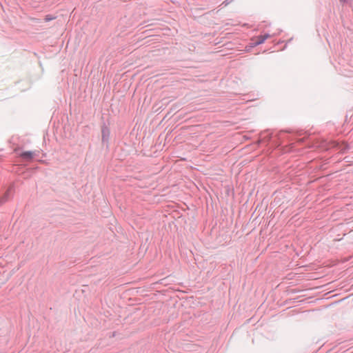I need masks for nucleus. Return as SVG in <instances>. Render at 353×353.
<instances>
[{"instance_id":"nucleus-1","label":"nucleus","mask_w":353,"mask_h":353,"mask_svg":"<svg viewBox=\"0 0 353 353\" xmlns=\"http://www.w3.org/2000/svg\"><path fill=\"white\" fill-rule=\"evenodd\" d=\"M269 34H265V35H261V36H259L257 37L256 39H255V41H254V44L256 45H259V44H261L263 43L268 38H269Z\"/></svg>"},{"instance_id":"nucleus-2","label":"nucleus","mask_w":353,"mask_h":353,"mask_svg":"<svg viewBox=\"0 0 353 353\" xmlns=\"http://www.w3.org/2000/svg\"><path fill=\"white\" fill-rule=\"evenodd\" d=\"M34 156V152H24L21 154V157L26 160H31Z\"/></svg>"},{"instance_id":"nucleus-3","label":"nucleus","mask_w":353,"mask_h":353,"mask_svg":"<svg viewBox=\"0 0 353 353\" xmlns=\"http://www.w3.org/2000/svg\"><path fill=\"white\" fill-rule=\"evenodd\" d=\"M54 19V17H50V16H49V15H47V16L46 17V18H45V20H46V21H48L52 20V19Z\"/></svg>"},{"instance_id":"nucleus-4","label":"nucleus","mask_w":353,"mask_h":353,"mask_svg":"<svg viewBox=\"0 0 353 353\" xmlns=\"http://www.w3.org/2000/svg\"><path fill=\"white\" fill-rule=\"evenodd\" d=\"M341 1H345V0H340Z\"/></svg>"}]
</instances>
